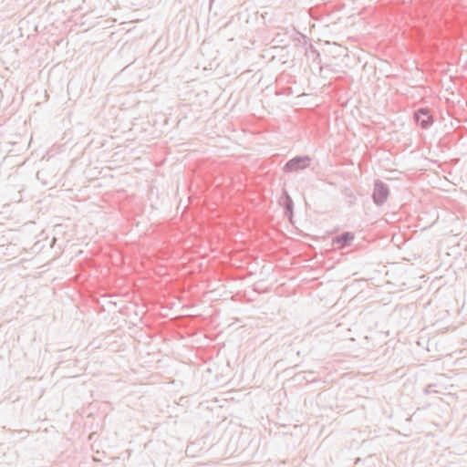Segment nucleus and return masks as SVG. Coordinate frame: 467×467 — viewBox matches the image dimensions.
I'll list each match as a JSON object with an SVG mask.
<instances>
[{
	"label": "nucleus",
	"instance_id": "nucleus-9",
	"mask_svg": "<svg viewBox=\"0 0 467 467\" xmlns=\"http://www.w3.org/2000/svg\"><path fill=\"white\" fill-rule=\"evenodd\" d=\"M421 258H422V256H421V255H418V256H417L416 254H414V260L421 259Z\"/></svg>",
	"mask_w": 467,
	"mask_h": 467
},
{
	"label": "nucleus",
	"instance_id": "nucleus-6",
	"mask_svg": "<svg viewBox=\"0 0 467 467\" xmlns=\"http://www.w3.org/2000/svg\"><path fill=\"white\" fill-rule=\"evenodd\" d=\"M426 93H427V90L422 86H415V87L410 86V100L414 99L415 100L414 103H416L417 101H420Z\"/></svg>",
	"mask_w": 467,
	"mask_h": 467
},
{
	"label": "nucleus",
	"instance_id": "nucleus-10",
	"mask_svg": "<svg viewBox=\"0 0 467 467\" xmlns=\"http://www.w3.org/2000/svg\"><path fill=\"white\" fill-rule=\"evenodd\" d=\"M410 37L411 38L412 37V28L410 27Z\"/></svg>",
	"mask_w": 467,
	"mask_h": 467
},
{
	"label": "nucleus",
	"instance_id": "nucleus-4",
	"mask_svg": "<svg viewBox=\"0 0 467 467\" xmlns=\"http://www.w3.org/2000/svg\"><path fill=\"white\" fill-rule=\"evenodd\" d=\"M278 204L283 208L285 216L292 222L294 218V201L285 188H283Z\"/></svg>",
	"mask_w": 467,
	"mask_h": 467
},
{
	"label": "nucleus",
	"instance_id": "nucleus-3",
	"mask_svg": "<svg viewBox=\"0 0 467 467\" xmlns=\"http://www.w3.org/2000/svg\"><path fill=\"white\" fill-rule=\"evenodd\" d=\"M389 196V186L380 180H376L374 182V189L372 193L373 202L377 206L383 205Z\"/></svg>",
	"mask_w": 467,
	"mask_h": 467
},
{
	"label": "nucleus",
	"instance_id": "nucleus-7",
	"mask_svg": "<svg viewBox=\"0 0 467 467\" xmlns=\"http://www.w3.org/2000/svg\"><path fill=\"white\" fill-rule=\"evenodd\" d=\"M343 194L345 196L346 202H347V204L349 207L355 205L356 201H357V197H356V195L354 194V192L350 189L345 188L343 190Z\"/></svg>",
	"mask_w": 467,
	"mask_h": 467
},
{
	"label": "nucleus",
	"instance_id": "nucleus-1",
	"mask_svg": "<svg viewBox=\"0 0 467 467\" xmlns=\"http://www.w3.org/2000/svg\"><path fill=\"white\" fill-rule=\"evenodd\" d=\"M312 158L308 155H296L290 159L284 165V171L287 173L296 172L308 168L311 165Z\"/></svg>",
	"mask_w": 467,
	"mask_h": 467
},
{
	"label": "nucleus",
	"instance_id": "nucleus-5",
	"mask_svg": "<svg viewBox=\"0 0 467 467\" xmlns=\"http://www.w3.org/2000/svg\"><path fill=\"white\" fill-rule=\"evenodd\" d=\"M355 238L352 232L345 231L332 238V244L338 249L348 247Z\"/></svg>",
	"mask_w": 467,
	"mask_h": 467
},
{
	"label": "nucleus",
	"instance_id": "nucleus-2",
	"mask_svg": "<svg viewBox=\"0 0 467 467\" xmlns=\"http://www.w3.org/2000/svg\"><path fill=\"white\" fill-rule=\"evenodd\" d=\"M413 119L416 125L422 130L429 129L434 122V118L427 107L416 109L413 111Z\"/></svg>",
	"mask_w": 467,
	"mask_h": 467
},
{
	"label": "nucleus",
	"instance_id": "nucleus-8",
	"mask_svg": "<svg viewBox=\"0 0 467 467\" xmlns=\"http://www.w3.org/2000/svg\"><path fill=\"white\" fill-rule=\"evenodd\" d=\"M282 34H276V36L274 37L273 41L276 43H284V39L282 38Z\"/></svg>",
	"mask_w": 467,
	"mask_h": 467
}]
</instances>
